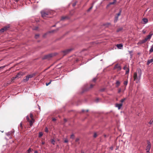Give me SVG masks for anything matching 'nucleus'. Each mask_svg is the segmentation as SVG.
<instances>
[{
	"label": "nucleus",
	"mask_w": 153,
	"mask_h": 153,
	"mask_svg": "<svg viewBox=\"0 0 153 153\" xmlns=\"http://www.w3.org/2000/svg\"><path fill=\"white\" fill-rule=\"evenodd\" d=\"M93 81L94 82H95L96 81V79L95 78H94L93 79Z\"/></svg>",
	"instance_id": "864d4df0"
},
{
	"label": "nucleus",
	"mask_w": 153,
	"mask_h": 153,
	"mask_svg": "<svg viewBox=\"0 0 153 153\" xmlns=\"http://www.w3.org/2000/svg\"><path fill=\"white\" fill-rule=\"evenodd\" d=\"M116 46L119 49H121L123 47V45L122 44H120L117 45Z\"/></svg>",
	"instance_id": "9b49d317"
},
{
	"label": "nucleus",
	"mask_w": 153,
	"mask_h": 153,
	"mask_svg": "<svg viewBox=\"0 0 153 153\" xmlns=\"http://www.w3.org/2000/svg\"><path fill=\"white\" fill-rule=\"evenodd\" d=\"M93 7V6H91V7H90L89 8V9H88V10L87 11H88V12L89 11H90V10H91L92 8Z\"/></svg>",
	"instance_id": "7c9ffc66"
},
{
	"label": "nucleus",
	"mask_w": 153,
	"mask_h": 153,
	"mask_svg": "<svg viewBox=\"0 0 153 153\" xmlns=\"http://www.w3.org/2000/svg\"><path fill=\"white\" fill-rule=\"evenodd\" d=\"M71 138L72 139H74V135L73 134H72L71 136Z\"/></svg>",
	"instance_id": "393cba45"
},
{
	"label": "nucleus",
	"mask_w": 153,
	"mask_h": 153,
	"mask_svg": "<svg viewBox=\"0 0 153 153\" xmlns=\"http://www.w3.org/2000/svg\"><path fill=\"white\" fill-rule=\"evenodd\" d=\"M36 73H34L30 74L28 75L27 76L29 79L33 77L34 76H35L36 75Z\"/></svg>",
	"instance_id": "1a4fd4ad"
},
{
	"label": "nucleus",
	"mask_w": 153,
	"mask_h": 153,
	"mask_svg": "<svg viewBox=\"0 0 153 153\" xmlns=\"http://www.w3.org/2000/svg\"><path fill=\"white\" fill-rule=\"evenodd\" d=\"M118 17H119L117 16L115 17V19H114V22H115L117 21L118 19Z\"/></svg>",
	"instance_id": "aec40b11"
},
{
	"label": "nucleus",
	"mask_w": 153,
	"mask_h": 153,
	"mask_svg": "<svg viewBox=\"0 0 153 153\" xmlns=\"http://www.w3.org/2000/svg\"><path fill=\"white\" fill-rule=\"evenodd\" d=\"M129 54H130V55L131 56H132V54L131 53L133 52V51H129Z\"/></svg>",
	"instance_id": "a19ab883"
},
{
	"label": "nucleus",
	"mask_w": 153,
	"mask_h": 153,
	"mask_svg": "<svg viewBox=\"0 0 153 153\" xmlns=\"http://www.w3.org/2000/svg\"><path fill=\"white\" fill-rule=\"evenodd\" d=\"M64 142L65 143H67L68 142V139H65Z\"/></svg>",
	"instance_id": "58836bf2"
},
{
	"label": "nucleus",
	"mask_w": 153,
	"mask_h": 153,
	"mask_svg": "<svg viewBox=\"0 0 153 153\" xmlns=\"http://www.w3.org/2000/svg\"><path fill=\"white\" fill-rule=\"evenodd\" d=\"M30 117L31 118V119L33 120V115L32 114L30 113Z\"/></svg>",
	"instance_id": "b1692460"
},
{
	"label": "nucleus",
	"mask_w": 153,
	"mask_h": 153,
	"mask_svg": "<svg viewBox=\"0 0 153 153\" xmlns=\"http://www.w3.org/2000/svg\"><path fill=\"white\" fill-rule=\"evenodd\" d=\"M53 56V55L51 54H49L46 55L44 57V58L46 59H49L50 58Z\"/></svg>",
	"instance_id": "6e6552de"
},
{
	"label": "nucleus",
	"mask_w": 153,
	"mask_h": 153,
	"mask_svg": "<svg viewBox=\"0 0 153 153\" xmlns=\"http://www.w3.org/2000/svg\"><path fill=\"white\" fill-rule=\"evenodd\" d=\"M41 14L42 17L45 18L50 14V12L48 10H43L41 11Z\"/></svg>",
	"instance_id": "f03ea898"
},
{
	"label": "nucleus",
	"mask_w": 153,
	"mask_h": 153,
	"mask_svg": "<svg viewBox=\"0 0 153 153\" xmlns=\"http://www.w3.org/2000/svg\"><path fill=\"white\" fill-rule=\"evenodd\" d=\"M99 99L98 98H97L95 100V101L97 102H98L99 101Z\"/></svg>",
	"instance_id": "a18cd8bd"
},
{
	"label": "nucleus",
	"mask_w": 153,
	"mask_h": 153,
	"mask_svg": "<svg viewBox=\"0 0 153 153\" xmlns=\"http://www.w3.org/2000/svg\"><path fill=\"white\" fill-rule=\"evenodd\" d=\"M39 36V35L38 34H36L35 36V38L36 39H37Z\"/></svg>",
	"instance_id": "473e14b6"
},
{
	"label": "nucleus",
	"mask_w": 153,
	"mask_h": 153,
	"mask_svg": "<svg viewBox=\"0 0 153 153\" xmlns=\"http://www.w3.org/2000/svg\"><path fill=\"white\" fill-rule=\"evenodd\" d=\"M20 127L22 128V123H20Z\"/></svg>",
	"instance_id": "8fccbe9b"
},
{
	"label": "nucleus",
	"mask_w": 153,
	"mask_h": 153,
	"mask_svg": "<svg viewBox=\"0 0 153 153\" xmlns=\"http://www.w3.org/2000/svg\"><path fill=\"white\" fill-rule=\"evenodd\" d=\"M110 149L111 150H112L113 149V146H111L110 148Z\"/></svg>",
	"instance_id": "09e8293b"
},
{
	"label": "nucleus",
	"mask_w": 153,
	"mask_h": 153,
	"mask_svg": "<svg viewBox=\"0 0 153 153\" xmlns=\"http://www.w3.org/2000/svg\"><path fill=\"white\" fill-rule=\"evenodd\" d=\"M128 80H126L124 82L123 84H124V85L126 86L128 84Z\"/></svg>",
	"instance_id": "6ab92c4d"
},
{
	"label": "nucleus",
	"mask_w": 153,
	"mask_h": 153,
	"mask_svg": "<svg viewBox=\"0 0 153 153\" xmlns=\"http://www.w3.org/2000/svg\"><path fill=\"white\" fill-rule=\"evenodd\" d=\"M146 41H145V39L143 40H140L137 43V45H140L141 44L145 43Z\"/></svg>",
	"instance_id": "423d86ee"
},
{
	"label": "nucleus",
	"mask_w": 153,
	"mask_h": 153,
	"mask_svg": "<svg viewBox=\"0 0 153 153\" xmlns=\"http://www.w3.org/2000/svg\"><path fill=\"white\" fill-rule=\"evenodd\" d=\"M20 75V74L19 73V74H18L17 75H16V76L14 78H17V77H19V76Z\"/></svg>",
	"instance_id": "e433bc0d"
},
{
	"label": "nucleus",
	"mask_w": 153,
	"mask_h": 153,
	"mask_svg": "<svg viewBox=\"0 0 153 153\" xmlns=\"http://www.w3.org/2000/svg\"><path fill=\"white\" fill-rule=\"evenodd\" d=\"M105 90V89L104 88H103V89H101L100 90V91H104V90Z\"/></svg>",
	"instance_id": "603ef678"
},
{
	"label": "nucleus",
	"mask_w": 153,
	"mask_h": 153,
	"mask_svg": "<svg viewBox=\"0 0 153 153\" xmlns=\"http://www.w3.org/2000/svg\"><path fill=\"white\" fill-rule=\"evenodd\" d=\"M79 140V139L78 138L76 139V141L77 142Z\"/></svg>",
	"instance_id": "052dcab7"
},
{
	"label": "nucleus",
	"mask_w": 153,
	"mask_h": 153,
	"mask_svg": "<svg viewBox=\"0 0 153 153\" xmlns=\"http://www.w3.org/2000/svg\"><path fill=\"white\" fill-rule=\"evenodd\" d=\"M51 81H50V82H48V83H46V86H48V85H49L51 83Z\"/></svg>",
	"instance_id": "4c0bfd02"
},
{
	"label": "nucleus",
	"mask_w": 153,
	"mask_h": 153,
	"mask_svg": "<svg viewBox=\"0 0 153 153\" xmlns=\"http://www.w3.org/2000/svg\"><path fill=\"white\" fill-rule=\"evenodd\" d=\"M126 98H124L121 99L120 101V102H121V103H122L124 102Z\"/></svg>",
	"instance_id": "a878e982"
},
{
	"label": "nucleus",
	"mask_w": 153,
	"mask_h": 153,
	"mask_svg": "<svg viewBox=\"0 0 153 153\" xmlns=\"http://www.w3.org/2000/svg\"><path fill=\"white\" fill-rule=\"evenodd\" d=\"M55 141H54V140H52V141H51V143L54 145V144H55Z\"/></svg>",
	"instance_id": "c9c22d12"
},
{
	"label": "nucleus",
	"mask_w": 153,
	"mask_h": 153,
	"mask_svg": "<svg viewBox=\"0 0 153 153\" xmlns=\"http://www.w3.org/2000/svg\"><path fill=\"white\" fill-rule=\"evenodd\" d=\"M5 67V66H2L0 67V69L1 68H3Z\"/></svg>",
	"instance_id": "3c124183"
},
{
	"label": "nucleus",
	"mask_w": 153,
	"mask_h": 153,
	"mask_svg": "<svg viewBox=\"0 0 153 153\" xmlns=\"http://www.w3.org/2000/svg\"><path fill=\"white\" fill-rule=\"evenodd\" d=\"M26 118L27 121H28L29 120H30L29 117L28 116H26Z\"/></svg>",
	"instance_id": "79ce46f5"
},
{
	"label": "nucleus",
	"mask_w": 153,
	"mask_h": 153,
	"mask_svg": "<svg viewBox=\"0 0 153 153\" xmlns=\"http://www.w3.org/2000/svg\"><path fill=\"white\" fill-rule=\"evenodd\" d=\"M153 35V33H150L144 39L145 41L146 42L148 40H150Z\"/></svg>",
	"instance_id": "20e7f679"
},
{
	"label": "nucleus",
	"mask_w": 153,
	"mask_h": 153,
	"mask_svg": "<svg viewBox=\"0 0 153 153\" xmlns=\"http://www.w3.org/2000/svg\"><path fill=\"white\" fill-rule=\"evenodd\" d=\"M149 51L150 53H152L153 52V45L151 46V48L150 49Z\"/></svg>",
	"instance_id": "dca6fc26"
},
{
	"label": "nucleus",
	"mask_w": 153,
	"mask_h": 153,
	"mask_svg": "<svg viewBox=\"0 0 153 153\" xmlns=\"http://www.w3.org/2000/svg\"><path fill=\"white\" fill-rule=\"evenodd\" d=\"M76 2H75V3H73L72 5L73 7L75 6L76 5Z\"/></svg>",
	"instance_id": "49530a36"
},
{
	"label": "nucleus",
	"mask_w": 153,
	"mask_h": 153,
	"mask_svg": "<svg viewBox=\"0 0 153 153\" xmlns=\"http://www.w3.org/2000/svg\"><path fill=\"white\" fill-rule=\"evenodd\" d=\"M129 68H127L126 71V74H127L129 73Z\"/></svg>",
	"instance_id": "cd10ccee"
},
{
	"label": "nucleus",
	"mask_w": 153,
	"mask_h": 153,
	"mask_svg": "<svg viewBox=\"0 0 153 153\" xmlns=\"http://www.w3.org/2000/svg\"><path fill=\"white\" fill-rule=\"evenodd\" d=\"M38 29V27H36L33 28V29L34 30H36Z\"/></svg>",
	"instance_id": "72a5a7b5"
},
{
	"label": "nucleus",
	"mask_w": 153,
	"mask_h": 153,
	"mask_svg": "<svg viewBox=\"0 0 153 153\" xmlns=\"http://www.w3.org/2000/svg\"><path fill=\"white\" fill-rule=\"evenodd\" d=\"M14 0L15 1L17 2H18V1H19V0Z\"/></svg>",
	"instance_id": "69168bd1"
},
{
	"label": "nucleus",
	"mask_w": 153,
	"mask_h": 153,
	"mask_svg": "<svg viewBox=\"0 0 153 153\" xmlns=\"http://www.w3.org/2000/svg\"><path fill=\"white\" fill-rule=\"evenodd\" d=\"M29 78L28 77V76L27 75L26 76L25 78L23 79V81L24 82H26L29 80Z\"/></svg>",
	"instance_id": "9d476101"
},
{
	"label": "nucleus",
	"mask_w": 153,
	"mask_h": 153,
	"mask_svg": "<svg viewBox=\"0 0 153 153\" xmlns=\"http://www.w3.org/2000/svg\"><path fill=\"white\" fill-rule=\"evenodd\" d=\"M54 31V30L52 31L51 32H53Z\"/></svg>",
	"instance_id": "338daca9"
},
{
	"label": "nucleus",
	"mask_w": 153,
	"mask_h": 153,
	"mask_svg": "<svg viewBox=\"0 0 153 153\" xmlns=\"http://www.w3.org/2000/svg\"><path fill=\"white\" fill-rule=\"evenodd\" d=\"M72 50V48L67 49L63 51L62 52L64 53V55H65L70 53Z\"/></svg>",
	"instance_id": "7ed1b4c3"
},
{
	"label": "nucleus",
	"mask_w": 153,
	"mask_h": 153,
	"mask_svg": "<svg viewBox=\"0 0 153 153\" xmlns=\"http://www.w3.org/2000/svg\"><path fill=\"white\" fill-rule=\"evenodd\" d=\"M84 111V110H82V112H83Z\"/></svg>",
	"instance_id": "774afa93"
},
{
	"label": "nucleus",
	"mask_w": 153,
	"mask_h": 153,
	"mask_svg": "<svg viewBox=\"0 0 153 153\" xmlns=\"http://www.w3.org/2000/svg\"><path fill=\"white\" fill-rule=\"evenodd\" d=\"M123 28L122 27L120 28L117 29L116 32H119L123 30Z\"/></svg>",
	"instance_id": "f3484780"
},
{
	"label": "nucleus",
	"mask_w": 153,
	"mask_h": 153,
	"mask_svg": "<svg viewBox=\"0 0 153 153\" xmlns=\"http://www.w3.org/2000/svg\"><path fill=\"white\" fill-rule=\"evenodd\" d=\"M115 3L113 2H110L109 4L108 5V6H109V5H111V4H114Z\"/></svg>",
	"instance_id": "f704fd0d"
},
{
	"label": "nucleus",
	"mask_w": 153,
	"mask_h": 153,
	"mask_svg": "<svg viewBox=\"0 0 153 153\" xmlns=\"http://www.w3.org/2000/svg\"><path fill=\"white\" fill-rule=\"evenodd\" d=\"M123 105V104L121 103L120 104L116 103L115 104V106L116 107L118 108V109H120L121 108Z\"/></svg>",
	"instance_id": "0eeeda50"
},
{
	"label": "nucleus",
	"mask_w": 153,
	"mask_h": 153,
	"mask_svg": "<svg viewBox=\"0 0 153 153\" xmlns=\"http://www.w3.org/2000/svg\"><path fill=\"white\" fill-rule=\"evenodd\" d=\"M117 1V0H114L113 2L115 3Z\"/></svg>",
	"instance_id": "bf43d9fd"
},
{
	"label": "nucleus",
	"mask_w": 153,
	"mask_h": 153,
	"mask_svg": "<svg viewBox=\"0 0 153 153\" xmlns=\"http://www.w3.org/2000/svg\"><path fill=\"white\" fill-rule=\"evenodd\" d=\"M56 119L55 118H53V119H52V120L53 121H55L56 120Z\"/></svg>",
	"instance_id": "4d7b16f0"
},
{
	"label": "nucleus",
	"mask_w": 153,
	"mask_h": 153,
	"mask_svg": "<svg viewBox=\"0 0 153 153\" xmlns=\"http://www.w3.org/2000/svg\"><path fill=\"white\" fill-rule=\"evenodd\" d=\"M143 22H144L145 24H146L148 22V20L146 18H144L142 20Z\"/></svg>",
	"instance_id": "ddd939ff"
},
{
	"label": "nucleus",
	"mask_w": 153,
	"mask_h": 153,
	"mask_svg": "<svg viewBox=\"0 0 153 153\" xmlns=\"http://www.w3.org/2000/svg\"><path fill=\"white\" fill-rule=\"evenodd\" d=\"M110 25V23H107L106 24H105L104 25L106 27H108L109 25Z\"/></svg>",
	"instance_id": "5701e85b"
},
{
	"label": "nucleus",
	"mask_w": 153,
	"mask_h": 153,
	"mask_svg": "<svg viewBox=\"0 0 153 153\" xmlns=\"http://www.w3.org/2000/svg\"><path fill=\"white\" fill-rule=\"evenodd\" d=\"M97 134L96 133H95L94 134V136H93V137H97Z\"/></svg>",
	"instance_id": "c03bdc74"
},
{
	"label": "nucleus",
	"mask_w": 153,
	"mask_h": 153,
	"mask_svg": "<svg viewBox=\"0 0 153 153\" xmlns=\"http://www.w3.org/2000/svg\"><path fill=\"white\" fill-rule=\"evenodd\" d=\"M43 135V133L42 132H39V137H40Z\"/></svg>",
	"instance_id": "4be33fe9"
},
{
	"label": "nucleus",
	"mask_w": 153,
	"mask_h": 153,
	"mask_svg": "<svg viewBox=\"0 0 153 153\" xmlns=\"http://www.w3.org/2000/svg\"><path fill=\"white\" fill-rule=\"evenodd\" d=\"M117 68L119 70H121V67L120 66H119L117 67Z\"/></svg>",
	"instance_id": "37998d69"
},
{
	"label": "nucleus",
	"mask_w": 153,
	"mask_h": 153,
	"mask_svg": "<svg viewBox=\"0 0 153 153\" xmlns=\"http://www.w3.org/2000/svg\"><path fill=\"white\" fill-rule=\"evenodd\" d=\"M122 10H120L119 12L117 14V16H119L121 14V13Z\"/></svg>",
	"instance_id": "412c9836"
},
{
	"label": "nucleus",
	"mask_w": 153,
	"mask_h": 153,
	"mask_svg": "<svg viewBox=\"0 0 153 153\" xmlns=\"http://www.w3.org/2000/svg\"><path fill=\"white\" fill-rule=\"evenodd\" d=\"M34 153H38V152L37 151H36L34 152Z\"/></svg>",
	"instance_id": "e2e57ef3"
},
{
	"label": "nucleus",
	"mask_w": 153,
	"mask_h": 153,
	"mask_svg": "<svg viewBox=\"0 0 153 153\" xmlns=\"http://www.w3.org/2000/svg\"><path fill=\"white\" fill-rule=\"evenodd\" d=\"M28 122L30 123V126H31L32 125L33 123L34 122V120H29Z\"/></svg>",
	"instance_id": "2eb2a0df"
},
{
	"label": "nucleus",
	"mask_w": 153,
	"mask_h": 153,
	"mask_svg": "<svg viewBox=\"0 0 153 153\" xmlns=\"http://www.w3.org/2000/svg\"><path fill=\"white\" fill-rule=\"evenodd\" d=\"M9 26H5L4 27H3V28L4 29V30L6 31V30H7L8 29L9 27Z\"/></svg>",
	"instance_id": "a211bd4d"
},
{
	"label": "nucleus",
	"mask_w": 153,
	"mask_h": 153,
	"mask_svg": "<svg viewBox=\"0 0 153 153\" xmlns=\"http://www.w3.org/2000/svg\"><path fill=\"white\" fill-rule=\"evenodd\" d=\"M143 33L145 34L146 33V31L144 30H143L142 31Z\"/></svg>",
	"instance_id": "13d9d810"
},
{
	"label": "nucleus",
	"mask_w": 153,
	"mask_h": 153,
	"mask_svg": "<svg viewBox=\"0 0 153 153\" xmlns=\"http://www.w3.org/2000/svg\"><path fill=\"white\" fill-rule=\"evenodd\" d=\"M5 31V30H4L3 28H2L1 29V30H0V32H1V33Z\"/></svg>",
	"instance_id": "bb28decb"
},
{
	"label": "nucleus",
	"mask_w": 153,
	"mask_h": 153,
	"mask_svg": "<svg viewBox=\"0 0 153 153\" xmlns=\"http://www.w3.org/2000/svg\"><path fill=\"white\" fill-rule=\"evenodd\" d=\"M116 87H118L120 84V82L119 81H117L116 82Z\"/></svg>",
	"instance_id": "4468645a"
},
{
	"label": "nucleus",
	"mask_w": 153,
	"mask_h": 153,
	"mask_svg": "<svg viewBox=\"0 0 153 153\" xmlns=\"http://www.w3.org/2000/svg\"><path fill=\"white\" fill-rule=\"evenodd\" d=\"M128 68L127 67V65H125L123 68V69L124 70H126V69H127V68Z\"/></svg>",
	"instance_id": "c85d7f7f"
},
{
	"label": "nucleus",
	"mask_w": 153,
	"mask_h": 153,
	"mask_svg": "<svg viewBox=\"0 0 153 153\" xmlns=\"http://www.w3.org/2000/svg\"><path fill=\"white\" fill-rule=\"evenodd\" d=\"M93 87V85H90V88H92Z\"/></svg>",
	"instance_id": "de8ad7c7"
},
{
	"label": "nucleus",
	"mask_w": 153,
	"mask_h": 153,
	"mask_svg": "<svg viewBox=\"0 0 153 153\" xmlns=\"http://www.w3.org/2000/svg\"><path fill=\"white\" fill-rule=\"evenodd\" d=\"M121 91V89H119L118 91V93H120V92Z\"/></svg>",
	"instance_id": "5fc2aeb1"
},
{
	"label": "nucleus",
	"mask_w": 153,
	"mask_h": 153,
	"mask_svg": "<svg viewBox=\"0 0 153 153\" xmlns=\"http://www.w3.org/2000/svg\"><path fill=\"white\" fill-rule=\"evenodd\" d=\"M141 74V70L140 69L137 70L134 73L133 77L134 80L136 83H138L139 82Z\"/></svg>",
	"instance_id": "f257e3e1"
},
{
	"label": "nucleus",
	"mask_w": 153,
	"mask_h": 153,
	"mask_svg": "<svg viewBox=\"0 0 153 153\" xmlns=\"http://www.w3.org/2000/svg\"><path fill=\"white\" fill-rule=\"evenodd\" d=\"M28 153H30L31 152V150L30 148H29L27 150Z\"/></svg>",
	"instance_id": "c756f323"
},
{
	"label": "nucleus",
	"mask_w": 153,
	"mask_h": 153,
	"mask_svg": "<svg viewBox=\"0 0 153 153\" xmlns=\"http://www.w3.org/2000/svg\"><path fill=\"white\" fill-rule=\"evenodd\" d=\"M14 77H13L12 79L13 80H14L16 78H13Z\"/></svg>",
	"instance_id": "0e129e2a"
},
{
	"label": "nucleus",
	"mask_w": 153,
	"mask_h": 153,
	"mask_svg": "<svg viewBox=\"0 0 153 153\" xmlns=\"http://www.w3.org/2000/svg\"><path fill=\"white\" fill-rule=\"evenodd\" d=\"M65 18H66L65 17H62L61 18V20H63L64 19H65Z\"/></svg>",
	"instance_id": "6e6d98bb"
},
{
	"label": "nucleus",
	"mask_w": 153,
	"mask_h": 153,
	"mask_svg": "<svg viewBox=\"0 0 153 153\" xmlns=\"http://www.w3.org/2000/svg\"><path fill=\"white\" fill-rule=\"evenodd\" d=\"M153 62V58L151 59H149L148 60L147 62V65H149L150 63Z\"/></svg>",
	"instance_id": "f8f14e48"
},
{
	"label": "nucleus",
	"mask_w": 153,
	"mask_h": 153,
	"mask_svg": "<svg viewBox=\"0 0 153 153\" xmlns=\"http://www.w3.org/2000/svg\"><path fill=\"white\" fill-rule=\"evenodd\" d=\"M45 142H42V145H44V144H45Z\"/></svg>",
	"instance_id": "680f3d73"
},
{
	"label": "nucleus",
	"mask_w": 153,
	"mask_h": 153,
	"mask_svg": "<svg viewBox=\"0 0 153 153\" xmlns=\"http://www.w3.org/2000/svg\"><path fill=\"white\" fill-rule=\"evenodd\" d=\"M149 123L150 124H153V119L150 120Z\"/></svg>",
	"instance_id": "2f4dec72"
},
{
	"label": "nucleus",
	"mask_w": 153,
	"mask_h": 153,
	"mask_svg": "<svg viewBox=\"0 0 153 153\" xmlns=\"http://www.w3.org/2000/svg\"><path fill=\"white\" fill-rule=\"evenodd\" d=\"M151 148V144L150 143V142H149L148 143V145L146 146V152H149L150 149Z\"/></svg>",
	"instance_id": "39448f33"
},
{
	"label": "nucleus",
	"mask_w": 153,
	"mask_h": 153,
	"mask_svg": "<svg viewBox=\"0 0 153 153\" xmlns=\"http://www.w3.org/2000/svg\"><path fill=\"white\" fill-rule=\"evenodd\" d=\"M45 131L46 132H48V128L47 127H46L45 129Z\"/></svg>",
	"instance_id": "ea45409f"
}]
</instances>
